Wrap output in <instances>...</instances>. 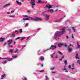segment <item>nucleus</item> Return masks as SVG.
<instances>
[{
    "instance_id": "ea45409f",
    "label": "nucleus",
    "mask_w": 80,
    "mask_h": 80,
    "mask_svg": "<svg viewBox=\"0 0 80 80\" xmlns=\"http://www.w3.org/2000/svg\"><path fill=\"white\" fill-rule=\"evenodd\" d=\"M2 59H8V58H2Z\"/></svg>"
},
{
    "instance_id": "de8ad7c7",
    "label": "nucleus",
    "mask_w": 80,
    "mask_h": 80,
    "mask_svg": "<svg viewBox=\"0 0 80 80\" xmlns=\"http://www.w3.org/2000/svg\"><path fill=\"white\" fill-rule=\"evenodd\" d=\"M7 43L6 42L3 45V46H5V45H7Z\"/></svg>"
},
{
    "instance_id": "393cba45",
    "label": "nucleus",
    "mask_w": 80,
    "mask_h": 80,
    "mask_svg": "<svg viewBox=\"0 0 80 80\" xmlns=\"http://www.w3.org/2000/svg\"><path fill=\"white\" fill-rule=\"evenodd\" d=\"M72 30L73 32H75L76 29H75V28L72 27Z\"/></svg>"
},
{
    "instance_id": "13d9d810",
    "label": "nucleus",
    "mask_w": 80,
    "mask_h": 80,
    "mask_svg": "<svg viewBox=\"0 0 80 80\" xmlns=\"http://www.w3.org/2000/svg\"><path fill=\"white\" fill-rule=\"evenodd\" d=\"M68 22V20H67L66 21V23H67V22Z\"/></svg>"
},
{
    "instance_id": "a18cd8bd",
    "label": "nucleus",
    "mask_w": 80,
    "mask_h": 80,
    "mask_svg": "<svg viewBox=\"0 0 80 80\" xmlns=\"http://www.w3.org/2000/svg\"><path fill=\"white\" fill-rule=\"evenodd\" d=\"M28 23H27L26 25L25 26V27H27V26H28Z\"/></svg>"
},
{
    "instance_id": "6e6d98bb",
    "label": "nucleus",
    "mask_w": 80,
    "mask_h": 80,
    "mask_svg": "<svg viewBox=\"0 0 80 80\" xmlns=\"http://www.w3.org/2000/svg\"><path fill=\"white\" fill-rule=\"evenodd\" d=\"M10 47L11 48H12V47H13V46H11Z\"/></svg>"
},
{
    "instance_id": "f3484780",
    "label": "nucleus",
    "mask_w": 80,
    "mask_h": 80,
    "mask_svg": "<svg viewBox=\"0 0 80 80\" xmlns=\"http://www.w3.org/2000/svg\"><path fill=\"white\" fill-rule=\"evenodd\" d=\"M10 4H8L5 5L4 6H3V7H7V6H9L10 5Z\"/></svg>"
},
{
    "instance_id": "09e8293b",
    "label": "nucleus",
    "mask_w": 80,
    "mask_h": 80,
    "mask_svg": "<svg viewBox=\"0 0 80 80\" xmlns=\"http://www.w3.org/2000/svg\"><path fill=\"white\" fill-rule=\"evenodd\" d=\"M43 3H44V2H43V1H41V4Z\"/></svg>"
},
{
    "instance_id": "aec40b11",
    "label": "nucleus",
    "mask_w": 80,
    "mask_h": 80,
    "mask_svg": "<svg viewBox=\"0 0 80 80\" xmlns=\"http://www.w3.org/2000/svg\"><path fill=\"white\" fill-rule=\"evenodd\" d=\"M5 76V74H4L3 75H2L1 77H2V78H1V79H3V77H4Z\"/></svg>"
},
{
    "instance_id": "c03bdc74",
    "label": "nucleus",
    "mask_w": 80,
    "mask_h": 80,
    "mask_svg": "<svg viewBox=\"0 0 80 80\" xmlns=\"http://www.w3.org/2000/svg\"><path fill=\"white\" fill-rule=\"evenodd\" d=\"M44 72V70H42L40 71H39V72Z\"/></svg>"
},
{
    "instance_id": "1a4fd4ad",
    "label": "nucleus",
    "mask_w": 80,
    "mask_h": 80,
    "mask_svg": "<svg viewBox=\"0 0 80 80\" xmlns=\"http://www.w3.org/2000/svg\"><path fill=\"white\" fill-rule=\"evenodd\" d=\"M45 16L46 17V18L47 20H48V19H49V17H50V15H48V14H46L45 15Z\"/></svg>"
},
{
    "instance_id": "f257e3e1",
    "label": "nucleus",
    "mask_w": 80,
    "mask_h": 80,
    "mask_svg": "<svg viewBox=\"0 0 80 80\" xmlns=\"http://www.w3.org/2000/svg\"><path fill=\"white\" fill-rule=\"evenodd\" d=\"M27 17L28 18H31V20H34V21H36L37 22V21H41L42 20V19L40 18H38L37 17H36V18H32L30 17H28L27 15H25L23 17V18H26Z\"/></svg>"
},
{
    "instance_id": "0eeeda50",
    "label": "nucleus",
    "mask_w": 80,
    "mask_h": 80,
    "mask_svg": "<svg viewBox=\"0 0 80 80\" xmlns=\"http://www.w3.org/2000/svg\"><path fill=\"white\" fill-rule=\"evenodd\" d=\"M62 45H64V44L63 43L62 44V43H59L58 44V46L59 48H61Z\"/></svg>"
},
{
    "instance_id": "49530a36",
    "label": "nucleus",
    "mask_w": 80,
    "mask_h": 80,
    "mask_svg": "<svg viewBox=\"0 0 80 80\" xmlns=\"http://www.w3.org/2000/svg\"><path fill=\"white\" fill-rule=\"evenodd\" d=\"M66 39H68V36H66Z\"/></svg>"
},
{
    "instance_id": "6ab92c4d",
    "label": "nucleus",
    "mask_w": 80,
    "mask_h": 80,
    "mask_svg": "<svg viewBox=\"0 0 80 80\" xmlns=\"http://www.w3.org/2000/svg\"><path fill=\"white\" fill-rule=\"evenodd\" d=\"M54 69H55V67H51L50 68V70H54Z\"/></svg>"
},
{
    "instance_id": "37998d69",
    "label": "nucleus",
    "mask_w": 80,
    "mask_h": 80,
    "mask_svg": "<svg viewBox=\"0 0 80 80\" xmlns=\"http://www.w3.org/2000/svg\"><path fill=\"white\" fill-rule=\"evenodd\" d=\"M51 73H53V74H54L55 73V72H53V71H52V72H51Z\"/></svg>"
},
{
    "instance_id": "7c9ffc66",
    "label": "nucleus",
    "mask_w": 80,
    "mask_h": 80,
    "mask_svg": "<svg viewBox=\"0 0 80 80\" xmlns=\"http://www.w3.org/2000/svg\"><path fill=\"white\" fill-rule=\"evenodd\" d=\"M20 32L21 33H22V29H20Z\"/></svg>"
},
{
    "instance_id": "f03ea898",
    "label": "nucleus",
    "mask_w": 80,
    "mask_h": 80,
    "mask_svg": "<svg viewBox=\"0 0 80 80\" xmlns=\"http://www.w3.org/2000/svg\"><path fill=\"white\" fill-rule=\"evenodd\" d=\"M65 33H66V31H65V30L64 29L62 31L59 32L57 34H56L55 35L57 37H60L61 35H63V34H65Z\"/></svg>"
},
{
    "instance_id": "338daca9",
    "label": "nucleus",
    "mask_w": 80,
    "mask_h": 80,
    "mask_svg": "<svg viewBox=\"0 0 80 80\" xmlns=\"http://www.w3.org/2000/svg\"><path fill=\"white\" fill-rule=\"evenodd\" d=\"M71 69H72V70H73V69H74V68H71Z\"/></svg>"
},
{
    "instance_id": "a211bd4d",
    "label": "nucleus",
    "mask_w": 80,
    "mask_h": 80,
    "mask_svg": "<svg viewBox=\"0 0 80 80\" xmlns=\"http://www.w3.org/2000/svg\"><path fill=\"white\" fill-rule=\"evenodd\" d=\"M0 41H1V42H3V41H4V38H0Z\"/></svg>"
},
{
    "instance_id": "473e14b6",
    "label": "nucleus",
    "mask_w": 80,
    "mask_h": 80,
    "mask_svg": "<svg viewBox=\"0 0 80 80\" xmlns=\"http://www.w3.org/2000/svg\"><path fill=\"white\" fill-rule=\"evenodd\" d=\"M71 37L72 38H73V39H74V36H73V34H72Z\"/></svg>"
},
{
    "instance_id": "680f3d73",
    "label": "nucleus",
    "mask_w": 80,
    "mask_h": 80,
    "mask_svg": "<svg viewBox=\"0 0 80 80\" xmlns=\"http://www.w3.org/2000/svg\"><path fill=\"white\" fill-rule=\"evenodd\" d=\"M62 58L60 59H59V61H62Z\"/></svg>"
},
{
    "instance_id": "a878e982",
    "label": "nucleus",
    "mask_w": 80,
    "mask_h": 80,
    "mask_svg": "<svg viewBox=\"0 0 80 80\" xmlns=\"http://www.w3.org/2000/svg\"><path fill=\"white\" fill-rule=\"evenodd\" d=\"M64 63L65 65H66L67 64V60H65L64 61Z\"/></svg>"
},
{
    "instance_id": "dca6fc26",
    "label": "nucleus",
    "mask_w": 80,
    "mask_h": 80,
    "mask_svg": "<svg viewBox=\"0 0 80 80\" xmlns=\"http://www.w3.org/2000/svg\"><path fill=\"white\" fill-rule=\"evenodd\" d=\"M10 4H8L5 5L4 6H3V7H7V6H9L10 5Z\"/></svg>"
},
{
    "instance_id": "2eb2a0df",
    "label": "nucleus",
    "mask_w": 80,
    "mask_h": 80,
    "mask_svg": "<svg viewBox=\"0 0 80 80\" xmlns=\"http://www.w3.org/2000/svg\"><path fill=\"white\" fill-rule=\"evenodd\" d=\"M9 52H11V54L13 53V49H11L9 51Z\"/></svg>"
},
{
    "instance_id": "bf43d9fd",
    "label": "nucleus",
    "mask_w": 80,
    "mask_h": 80,
    "mask_svg": "<svg viewBox=\"0 0 80 80\" xmlns=\"http://www.w3.org/2000/svg\"><path fill=\"white\" fill-rule=\"evenodd\" d=\"M41 66L42 67H43V64H41Z\"/></svg>"
},
{
    "instance_id": "72a5a7b5",
    "label": "nucleus",
    "mask_w": 80,
    "mask_h": 80,
    "mask_svg": "<svg viewBox=\"0 0 80 80\" xmlns=\"http://www.w3.org/2000/svg\"><path fill=\"white\" fill-rule=\"evenodd\" d=\"M12 57H13L14 58H16V57H17V56H12Z\"/></svg>"
},
{
    "instance_id": "e433bc0d",
    "label": "nucleus",
    "mask_w": 80,
    "mask_h": 80,
    "mask_svg": "<svg viewBox=\"0 0 80 80\" xmlns=\"http://www.w3.org/2000/svg\"><path fill=\"white\" fill-rule=\"evenodd\" d=\"M38 3H41V1L38 0Z\"/></svg>"
},
{
    "instance_id": "e2e57ef3",
    "label": "nucleus",
    "mask_w": 80,
    "mask_h": 80,
    "mask_svg": "<svg viewBox=\"0 0 80 80\" xmlns=\"http://www.w3.org/2000/svg\"><path fill=\"white\" fill-rule=\"evenodd\" d=\"M68 67H69V68H70V67H71V66L69 65V66H68Z\"/></svg>"
},
{
    "instance_id": "2f4dec72",
    "label": "nucleus",
    "mask_w": 80,
    "mask_h": 80,
    "mask_svg": "<svg viewBox=\"0 0 80 80\" xmlns=\"http://www.w3.org/2000/svg\"><path fill=\"white\" fill-rule=\"evenodd\" d=\"M54 38L55 40H59V38H58L54 37Z\"/></svg>"
},
{
    "instance_id": "f704fd0d",
    "label": "nucleus",
    "mask_w": 80,
    "mask_h": 80,
    "mask_svg": "<svg viewBox=\"0 0 80 80\" xmlns=\"http://www.w3.org/2000/svg\"><path fill=\"white\" fill-rule=\"evenodd\" d=\"M23 80H27V79L26 78V77H24V79Z\"/></svg>"
},
{
    "instance_id": "4468645a",
    "label": "nucleus",
    "mask_w": 80,
    "mask_h": 80,
    "mask_svg": "<svg viewBox=\"0 0 80 80\" xmlns=\"http://www.w3.org/2000/svg\"><path fill=\"white\" fill-rule=\"evenodd\" d=\"M40 59H41L42 61H43V60H44V57L41 56V57H40Z\"/></svg>"
},
{
    "instance_id": "c756f323",
    "label": "nucleus",
    "mask_w": 80,
    "mask_h": 80,
    "mask_svg": "<svg viewBox=\"0 0 80 80\" xmlns=\"http://www.w3.org/2000/svg\"><path fill=\"white\" fill-rule=\"evenodd\" d=\"M25 37H23V38H21V40H24V39H25Z\"/></svg>"
},
{
    "instance_id": "f8f14e48",
    "label": "nucleus",
    "mask_w": 80,
    "mask_h": 80,
    "mask_svg": "<svg viewBox=\"0 0 80 80\" xmlns=\"http://www.w3.org/2000/svg\"><path fill=\"white\" fill-rule=\"evenodd\" d=\"M15 37V35L14 33L12 34L11 36H10V37L11 38H14Z\"/></svg>"
},
{
    "instance_id": "3c124183",
    "label": "nucleus",
    "mask_w": 80,
    "mask_h": 80,
    "mask_svg": "<svg viewBox=\"0 0 80 80\" xmlns=\"http://www.w3.org/2000/svg\"><path fill=\"white\" fill-rule=\"evenodd\" d=\"M64 58V56H62V59H63V58Z\"/></svg>"
},
{
    "instance_id": "79ce46f5",
    "label": "nucleus",
    "mask_w": 80,
    "mask_h": 80,
    "mask_svg": "<svg viewBox=\"0 0 80 80\" xmlns=\"http://www.w3.org/2000/svg\"><path fill=\"white\" fill-rule=\"evenodd\" d=\"M18 51V49H16V51L14 52L15 53H17V51Z\"/></svg>"
},
{
    "instance_id": "0e129e2a",
    "label": "nucleus",
    "mask_w": 80,
    "mask_h": 80,
    "mask_svg": "<svg viewBox=\"0 0 80 80\" xmlns=\"http://www.w3.org/2000/svg\"><path fill=\"white\" fill-rule=\"evenodd\" d=\"M21 1L22 2H24V1L23 0H21Z\"/></svg>"
},
{
    "instance_id": "9d476101",
    "label": "nucleus",
    "mask_w": 80,
    "mask_h": 80,
    "mask_svg": "<svg viewBox=\"0 0 80 80\" xmlns=\"http://www.w3.org/2000/svg\"><path fill=\"white\" fill-rule=\"evenodd\" d=\"M47 12H51V14H52V13H53V12L54 11H53V9H50V10H48V11H47Z\"/></svg>"
},
{
    "instance_id": "cd10ccee",
    "label": "nucleus",
    "mask_w": 80,
    "mask_h": 80,
    "mask_svg": "<svg viewBox=\"0 0 80 80\" xmlns=\"http://www.w3.org/2000/svg\"><path fill=\"white\" fill-rule=\"evenodd\" d=\"M77 45H78V48H80V46H79L78 42H77Z\"/></svg>"
},
{
    "instance_id": "a19ab883",
    "label": "nucleus",
    "mask_w": 80,
    "mask_h": 80,
    "mask_svg": "<svg viewBox=\"0 0 80 80\" xmlns=\"http://www.w3.org/2000/svg\"><path fill=\"white\" fill-rule=\"evenodd\" d=\"M64 47H67V44H66V43H65L64 44Z\"/></svg>"
},
{
    "instance_id": "774afa93",
    "label": "nucleus",
    "mask_w": 80,
    "mask_h": 80,
    "mask_svg": "<svg viewBox=\"0 0 80 80\" xmlns=\"http://www.w3.org/2000/svg\"><path fill=\"white\" fill-rule=\"evenodd\" d=\"M14 44H15V43H16V42H14Z\"/></svg>"
},
{
    "instance_id": "423d86ee",
    "label": "nucleus",
    "mask_w": 80,
    "mask_h": 80,
    "mask_svg": "<svg viewBox=\"0 0 80 80\" xmlns=\"http://www.w3.org/2000/svg\"><path fill=\"white\" fill-rule=\"evenodd\" d=\"M13 40L12 39L11 40H9L8 41V42H9L8 43V46H10V44L12 43V42Z\"/></svg>"
},
{
    "instance_id": "7ed1b4c3",
    "label": "nucleus",
    "mask_w": 80,
    "mask_h": 80,
    "mask_svg": "<svg viewBox=\"0 0 80 80\" xmlns=\"http://www.w3.org/2000/svg\"><path fill=\"white\" fill-rule=\"evenodd\" d=\"M31 2H30V3L31 4V7L33 9H35L34 8V6L35 5V0H31Z\"/></svg>"
},
{
    "instance_id": "603ef678",
    "label": "nucleus",
    "mask_w": 80,
    "mask_h": 80,
    "mask_svg": "<svg viewBox=\"0 0 80 80\" xmlns=\"http://www.w3.org/2000/svg\"><path fill=\"white\" fill-rule=\"evenodd\" d=\"M56 57H55V58H58V57H57V55H56Z\"/></svg>"
},
{
    "instance_id": "4c0bfd02",
    "label": "nucleus",
    "mask_w": 80,
    "mask_h": 80,
    "mask_svg": "<svg viewBox=\"0 0 80 80\" xmlns=\"http://www.w3.org/2000/svg\"><path fill=\"white\" fill-rule=\"evenodd\" d=\"M9 17H15V15H9Z\"/></svg>"
},
{
    "instance_id": "4d7b16f0",
    "label": "nucleus",
    "mask_w": 80,
    "mask_h": 80,
    "mask_svg": "<svg viewBox=\"0 0 80 80\" xmlns=\"http://www.w3.org/2000/svg\"><path fill=\"white\" fill-rule=\"evenodd\" d=\"M58 11V9H56V10H55V12H57Z\"/></svg>"
},
{
    "instance_id": "9b49d317",
    "label": "nucleus",
    "mask_w": 80,
    "mask_h": 80,
    "mask_svg": "<svg viewBox=\"0 0 80 80\" xmlns=\"http://www.w3.org/2000/svg\"><path fill=\"white\" fill-rule=\"evenodd\" d=\"M75 58H76V59H80V58L79 57H78V53H77L76 54Z\"/></svg>"
},
{
    "instance_id": "69168bd1",
    "label": "nucleus",
    "mask_w": 80,
    "mask_h": 80,
    "mask_svg": "<svg viewBox=\"0 0 80 80\" xmlns=\"http://www.w3.org/2000/svg\"><path fill=\"white\" fill-rule=\"evenodd\" d=\"M65 72H68V70H66V71H65Z\"/></svg>"
},
{
    "instance_id": "4be33fe9",
    "label": "nucleus",
    "mask_w": 80,
    "mask_h": 80,
    "mask_svg": "<svg viewBox=\"0 0 80 80\" xmlns=\"http://www.w3.org/2000/svg\"><path fill=\"white\" fill-rule=\"evenodd\" d=\"M23 20H28L29 19L27 18H24L23 19Z\"/></svg>"
},
{
    "instance_id": "c9c22d12",
    "label": "nucleus",
    "mask_w": 80,
    "mask_h": 80,
    "mask_svg": "<svg viewBox=\"0 0 80 80\" xmlns=\"http://www.w3.org/2000/svg\"><path fill=\"white\" fill-rule=\"evenodd\" d=\"M77 63H79V62H80V60L79 59L78 60H77Z\"/></svg>"
},
{
    "instance_id": "412c9836",
    "label": "nucleus",
    "mask_w": 80,
    "mask_h": 80,
    "mask_svg": "<svg viewBox=\"0 0 80 80\" xmlns=\"http://www.w3.org/2000/svg\"><path fill=\"white\" fill-rule=\"evenodd\" d=\"M7 62V60H5V61L2 62L3 64H5Z\"/></svg>"
},
{
    "instance_id": "864d4df0",
    "label": "nucleus",
    "mask_w": 80,
    "mask_h": 80,
    "mask_svg": "<svg viewBox=\"0 0 80 80\" xmlns=\"http://www.w3.org/2000/svg\"><path fill=\"white\" fill-rule=\"evenodd\" d=\"M51 57H52V58H53V56L52 54L51 55Z\"/></svg>"
},
{
    "instance_id": "58836bf2",
    "label": "nucleus",
    "mask_w": 80,
    "mask_h": 80,
    "mask_svg": "<svg viewBox=\"0 0 80 80\" xmlns=\"http://www.w3.org/2000/svg\"><path fill=\"white\" fill-rule=\"evenodd\" d=\"M8 60V61H11V60H12V58L9 59Z\"/></svg>"
},
{
    "instance_id": "c85d7f7f",
    "label": "nucleus",
    "mask_w": 80,
    "mask_h": 80,
    "mask_svg": "<svg viewBox=\"0 0 80 80\" xmlns=\"http://www.w3.org/2000/svg\"><path fill=\"white\" fill-rule=\"evenodd\" d=\"M59 53L61 55H63V54H62V53L60 52V51H58Z\"/></svg>"
},
{
    "instance_id": "bb28decb",
    "label": "nucleus",
    "mask_w": 80,
    "mask_h": 80,
    "mask_svg": "<svg viewBox=\"0 0 80 80\" xmlns=\"http://www.w3.org/2000/svg\"><path fill=\"white\" fill-rule=\"evenodd\" d=\"M16 32H17V33H16V35L18 34V31L17 30L15 31L14 32V33H16Z\"/></svg>"
},
{
    "instance_id": "6e6552de",
    "label": "nucleus",
    "mask_w": 80,
    "mask_h": 80,
    "mask_svg": "<svg viewBox=\"0 0 80 80\" xmlns=\"http://www.w3.org/2000/svg\"><path fill=\"white\" fill-rule=\"evenodd\" d=\"M68 50L69 52H71V51H72V48H70V47H68Z\"/></svg>"
},
{
    "instance_id": "5701e85b",
    "label": "nucleus",
    "mask_w": 80,
    "mask_h": 80,
    "mask_svg": "<svg viewBox=\"0 0 80 80\" xmlns=\"http://www.w3.org/2000/svg\"><path fill=\"white\" fill-rule=\"evenodd\" d=\"M62 19H63V18H61V19H60L59 20H57V22H60L61 21V20H62Z\"/></svg>"
},
{
    "instance_id": "b1692460",
    "label": "nucleus",
    "mask_w": 80,
    "mask_h": 80,
    "mask_svg": "<svg viewBox=\"0 0 80 80\" xmlns=\"http://www.w3.org/2000/svg\"><path fill=\"white\" fill-rule=\"evenodd\" d=\"M20 38H21V37L16 38L15 39V40H18V39H20Z\"/></svg>"
},
{
    "instance_id": "052dcab7",
    "label": "nucleus",
    "mask_w": 80,
    "mask_h": 80,
    "mask_svg": "<svg viewBox=\"0 0 80 80\" xmlns=\"http://www.w3.org/2000/svg\"><path fill=\"white\" fill-rule=\"evenodd\" d=\"M29 38H30V37H28L27 40H28V39H29Z\"/></svg>"
},
{
    "instance_id": "5fc2aeb1",
    "label": "nucleus",
    "mask_w": 80,
    "mask_h": 80,
    "mask_svg": "<svg viewBox=\"0 0 80 80\" xmlns=\"http://www.w3.org/2000/svg\"><path fill=\"white\" fill-rule=\"evenodd\" d=\"M11 13H13L14 12V11H12L11 12Z\"/></svg>"
},
{
    "instance_id": "ddd939ff",
    "label": "nucleus",
    "mask_w": 80,
    "mask_h": 80,
    "mask_svg": "<svg viewBox=\"0 0 80 80\" xmlns=\"http://www.w3.org/2000/svg\"><path fill=\"white\" fill-rule=\"evenodd\" d=\"M16 2L17 3V4H18L19 5H22V3H21V2H19L18 1H16Z\"/></svg>"
},
{
    "instance_id": "8fccbe9b",
    "label": "nucleus",
    "mask_w": 80,
    "mask_h": 80,
    "mask_svg": "<svg viewBox=\"0 0 80 80\" xmlns=\"http://www.w3.org/2000/svg\"><path fill=\"white\" fill-rule=\"evenodd\" d=\"M10 12H7V15H8V14H10Z\"/></svg>"
},
{
    "instance_id": "39448f33",
    "label": "nucleus",
    "mask_w": 80,
    "mask_h": 80,
    "mask_svg": "<svg viewBox=\"0 0 80 80\" xmlns=\"http://www.w3.org/2000/svg\"><path fill=\"white\" fill-rule=\"evenodd\" d=\"M57 48V46H54L52 45L50 47L49 49H56Z\"/></svg>"
},
{
    "instance_id": "20e7f679",
    "label": "nucleus",
    "mask_w": 80,
    "mask_h": 80,
    "mask_svg": "<svg viewBox=\"0 0 80 80\" xmlns=\"http://www.w3.org/2000/svg\"><path fill=\"white\" fill-rule=\"evenodd\" d=\"M55 5H50V4H48L47 5H46V6L44 7V8H48L49 9H50V8H52V7L55 6Z\"/></svg>"
}]
</instances>
